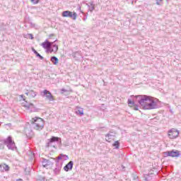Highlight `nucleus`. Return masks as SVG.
<instances>
[{
	"label": "nucleus",
	"mask_w": 181,
	"mask_h": 181,
	"mask_svg": "<svg viewBox=\"0 0 181 181\" xmlns=\"http://www.w3.org/2000/svg\"><path fill=\"white\" fill-rule=\"evenodd\" d=\"M137 97L140 98L139 103L141 105L143 110H153L156 107V103L153 98L146 95H139Z\"/></svg>",
	"instance_id": "obj_1"
},
{
	"label": "nucleus",
	"mask_w": 181,
	"mask_h": 181,
	"mask_svg": "<svg viewBox=\"0 0 181 181\" xmlns=\"http://www.w3.org/2000/svg\"><path fill=\"white\" fill-rule=\"evenodd\" d=\"M30 122L33 124L34 129H36V131H41V129L45 128V120L41 117H35L31 119Z\"/></svg>",
	"instance_id": "obj_2"
},
{
	"label": "nucleus",
	"mask_w": 181,
	"mask_h": 181,
	"mask_svg": "<svg viewBox=\"0 0 181 181\" xmlns=\"http://www.w3.org/2000/svg\"><path fill=\"white\" fill-rule=\"evenodd\" d=\"M179 136V130L173 128L168 132V137L170 139H176Z\"/></svg>",
	"instance_id": "obj_3"
},
{
	"label": "nucleus",
	"mask_w": 181,
	"mask_h": 181,
	"mask_svg": "<svg viewBox=\"0 0 181 181\" xmlns=\"http://www.w3.org/2000/svg\"><path fill=\"white\" fill-rule=\"evenodd\" d=\"M42 94L48 100V101H54V96L52 95V93L47 90H42Z\"/></svg>",
	"instance_id": "obj_4"
},
{
	"label": "nucleus",
	"mask_w": 181,
	"mask_h": 181,
	"mask_svg": "<svg viewBox=\"0 0 181 181\" xmlns=\"http://www.w3.org/2000/svg\"><path fill=\"white\" fill-rule=\"evenodd\" d=\"M62 16L63 18H73L74 16V19H76V18L77 17V14L76 13H74L73 15V12L70 11H66L62 13Z\"/></svg>",
	"instance_id": "obj_5"
},
{
	"label": "nucleus",
	"mask_w": 181,
	"mask_h": 181,
	"mask_svg": "<svg viewBox=\"0 0 181 181\" xmlns=\"http://www.w3.org/2000/svg\"><path fill=\"white\" fill-rule=\"evenodd\" d=\"M5 144H6V145H7V146L9 148H15V141H13V140H12V137H11V136H8L7 138V139H6Z\"/></svg>",
	"instance_id": "obj_6"
},
{
	"label": "nucleus",
	"mask_w": 181,
	"mask_h": 181,
	"mask_svg": "<svg viewBox=\"0 0 181 181\" xmlns=\"http://www.w3.org/2000/svg\"><path fill=\"white\" fill-rule=\"evenodd\" d=\"M53 45L52 42H49V40H46L44 42L41 44V46L44 48L46 49L47 50H50V47Z\"/></svg>",
	"instance_id": "obj_7"
},
{
	"label": "nucleus",
	"mask_w": 181,
	"mask_h": 181,
	"mask_svg": "<svg viewBox=\"0 0 181 181\" xmlns=\"http://www.w3.org/2000/svg\"><path fill=\"white\" fill-rule=\"evenodd\" d=\"M128 105L130 108H134V111H138V110H139L138 105L135 104V103L130 99L128 100Z\"/></svg>",
	"instance_id": "obj_8"
},
{
	"label": "nucleus",
	"mask_w": 181,
	"mask_h": 181,
	"mask_svg": "<svg viewBox=\"0 0 181 181\" xmlns=\"http://www.w3.org/2000/svg\"><path fill=\"white\" fill-rule=\"evenodd\" d=\"M9 169H10L9 165H8L5 163L0 164L1 172H8V170H9Z\"/></svg>",
	"instance_id": "obj_9"
},
{
	"label": "nucleus",
	"mask_w": 181,
	"mask_h": 181,
	"mask_svg": "<svg viewBox=\"0 0 181 181\" xmlns=\"http://www.w3.org/2000/svg\"><path fill=\"white\" fill-rule=\"evenodd\" d=\"M73 169V161H70L67 165L64 167V170L65 172H69Z\"/></svg>",
	"instance_id": "obj_10"
},
{
	"label": "nucleus",
	"mask_w": 181,
	"mask_h": 181,
	"mask_svg": "<svg viewBox=\"0 0 181 181\" xmlns=\"http://www.w3.org/2000/svg\"><path fill=\"white\" fill-rule=\"evenodd\" d=\"M26 95L28 98H35L36 97V93H35V91L33 90H28L27 93H25Z\"/></svg>",
	"instance_id": "obj_11"
},
{
	"label": "nucleus",
	"mask_w": 181,
	"mask_h": 181,
	"mask_svg": "<svg viewBox=\"0 0 181 181\" xmlns=\"http://www.w3.org/2000/svg\"><path fill=\"white\" fill-rule=\"evenodd\" d=\"M168 156H172V158H176L179 156V151H170L168 152Z\"/></svg>",
	"instance_id": "obj_12"
},
{
	"label": "nucleus",
	"mask_w": 181,
	"mask_h": 181,
	"mask_svg": "<svg viewBox=\"0 0 181 181\" xmlns=\"http://www.w3.org/2000/svg\"><path fill=\"white\" fill-rule=\"evenodd\" d=\"M52 47L53 49L49 48V52L54 53V54H56L59 50V47L57 45H54Z\"/></svg>",
	"instance_id": "obj_13"
},
{
	"label": "nucleus",
	"mask_w": 181,
	"mask_h": 181,
	"mask_svg": "<svg viewBox=\"0 0 181 181\" xmlns=\"http://www.w3.org/2000/svg\"><path fill=\"white\" fill-rule=\"evenodd\" d=\"M23 107H25V108H27V110H29L30 107H33V104L32 103H28V102H24L22 103Z\"/></svg>",
	"instance_id": "obj_14"
},
{
	"label": "nucleus",
	"mask_w": 181,
	"mask_h": 181,
	"mask_svg": "<svg viewBox=\"0 0 181 181\" xmlns=\"http://www.w3.org/2000/svg\"><path fill=\"white\" fill-rule=\"evenodd\" d=\"M60 139V138L59 137H56V136H52L50 138V139L49 140V142L50 144H52V142H59V140Z\"/></svg>",
	"instance_id": "obj_15"
},
{
	"label": "nucleus",
	"mask_w": 181,
	"mask_h": 181,
	"mask_svg": "<svg viewBox=\"0 0 181 181\" xmlns=\"http://www.w3.org/2000/svg\"><path fill=\"white\" fill-rule=\"evenodd\" d=\"M51 62H52V63L56 65L57 64V63H59V59H57V57H52Z\"/></svg>",
	"instance_id": "obj_16"
},
{
	"label": "nucleus",
	"mask_w": 181,
	"mask_h": 181,
	"mask_svg": "<svg viewBox=\"0 0 181 181\" xmlns=\"http://www.w3.org/2000/svg\"><path fill=\"white\" fill-rule=\"evenodd\" d=\"M32 51L35 53V54H36L37 57H40V59H43V57H42V55H40V54H39L37 51L35 49V48L33 47Z\"/></svg>",
	"instance_id": "obj_17"
},
{
	"label": "nucleus",
	"mask_w": 181,
	"mask_h": 181,
	"mask_svg": "<svg viewBox=\"0 0 181 181\" xmlns=\"http://www.w3.org/2000/svg\"><path fill=\"white\" fill-rule=\"evenodd\" d=\"M112 146H115V149H118L119 148V141H115V143L112 144Z\"/></svg>",
	"instance_id": "obj_18"
},
{
	"label": "nucleus",
	"mask_w": 181,
	"mask_h": 181,
	"mask_svg": "<svg viewBox=\"0 0 181 181\" xmlns=\"http://www.w3.org/2000/svg\"><path fill=\"white\" fill-rule=\"evenodd\" d=\"M111 139H112V135L106 134V141L111 142Z\"/></svg>",
	"instance_id": "obj_19"
},
{
	"label": "nucleus",
	"mask_w": 181,
	"mask_h": 181,
	"mask_svg": "<svg viewBox=\"0 0 181 181\" xmlns=\"http://www.w3.org/2000/svg\"><path fill=\"white\" fill-rule=\"evenodd\" d=\"M31 4L33 5H37V4H39L40 2V0H30Z\"/></svg>",
	"instance_id": "obj_20"
},
{
	"label": "nucleus",
	"mask_w": 181,
	"mask_h": 181,
	"mask_svg": "<svg viewBox=\"0 0 181 181\" xmlns=\"http://www.w3.org/2000/svg\"><path fill=\"white\" fill-rule=\"evenodd\" d=\"M163 0H156V4L157 5H162V2Z\"/></svg>",
	"instance_id": "obj_21"
},
{
	"label": "nucleus",
	"mask_w": 181,
	"mask_h": 181,
	"mask_svg": "<svg viewBox=\"0 0 181 181\" xmlns=\"http://www.w3.org/2000/svg\"><path fill=\"white\" fill-rule=\"evenodd\" d=\"M78 114H80V115H84V112H83V110H78Z\"/></svg>",
	"instance_id": "obj_22"
},
{
	"label": "nucleus",
	"mask_w": 181,
	"mask_h": 181,
	"mask_svg": "<svg viewBox=\"0 0 181 181\" xmlns=\"http://www.w3.org/2000/svg\"><path fill=\"white\" fill-rule=\"evenodd\" d=\"M29 36H30V39H31L32 40H33V39H35V38L33 37V34H29Z\"/></svg>",
	"instance_id": "obj_23"
},
{
	"label": "nucleus",
	"mask_w": 181,
	"mask_h": 181,
	"mask_svg": "<svg viewBox=\"0 0 181 181\" xmlns=\"http://www.w3.org/2000/svg\"><path fill=\"white\" fill-rule=\"evenodd\" d=\"M16 181H23L22 179H18Z\"/></svg>",
	"instance_id": "obj_24"
}]
</instances>
